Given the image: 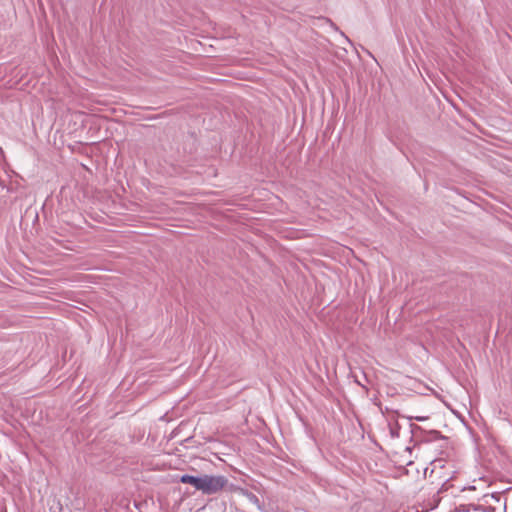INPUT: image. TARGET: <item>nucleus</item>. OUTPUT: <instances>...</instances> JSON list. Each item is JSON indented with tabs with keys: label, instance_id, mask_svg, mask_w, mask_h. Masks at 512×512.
Wrapping results in <instances>:
<instances>
[{
	"label": "nucleus",
	"instance_id": "11",
	"mask_svg": "<svg viewBox=\"0 0 512 512\" xmlns=\"http://www.w3.org/2000/svg\"><path fill=\"white\" fill-rule=\"evenodd\" d=\"M62 510V507L60 505V503H58V512H60Z\"/></svg>",
	"mask_w": 512,
	"mask_h": 512
},
{
	"label": "nucleus",
	"instance_id": "9",
	"mask_svg": "<svg viewBox=\"0 0 512 512\" xmlns=\"http://www.w3.org/2000/svg\"><path fill=\"white\" fill-rule=\"evenodd\" d=\"M140 126H141V128H152L153 127V125H144V124H141Z\"/></svg>",
	"mask_w": 512,
	"mask_h": 512
},
{
	"label": "nucleus",
	"instance_id": "1",
	"mask_svg": "<svg viewBox=\"0 0 512 512\" xmlns=\"http://www.w3.org/2000/svg\"><path fill=\"white\" fill-rule=\"evenodd\" d=\"M227 483L228 479L225 476L203 475L201 491L207 495L214 494L222 490Z\"/></svg>",
	"mask_w": 512,
	"mask_h": 512
},
{
	"label": "nucleus",
	"instance_id": "10",
	"mask_svg": "<svg viewBox=\"0 0 512 512\" xmlns=\"http://www.w3.org/2000/svg\"><path fill=\"white\" fill-rule=\"evenodd\" d=\"M488 510H489L490 512H494V511H495V508H494V507H492V506H489V507H488Z\"/></svg>",
	"mask_w": 512,
	"mask_h": 512
},
{
	"label": "nucleus",
	"instance_id": "4",
	"mask_svg": "<svg viewBox=\"0 0 512 512\" xmlns=\"http://www.w3.org/2000/svg\"><path fill=\"white\" fill-rule=\"evenodd\" d=\"M437 439L445 441V442L447 441V438L442 436L438 431H431L429 433V436L426 439V441L437 440Z\"/></svg>",
	"mask_w": 512,
	"mask_h": 512
},
{
	"label": "nucleus",
	"instance_id": "8",
	"mask_svg": "<svg viewBox=\"0 0 512 512\" xmlns=\"http://www.w3.org/2000/svg\"><path fill=\"white\" fill-rule=\"evenodd\" d=\"M92 125L95 126V128H102V126H103L102 123H94Z\"/></svg>",
	"mask_w": 512,
	"mask_h": 512
},
{
	"label": "nucleus",
	"instance_id": "7",
	"mask_svg": "<svg viewBox=\"0 0 512 512\" xmlns=\"http://www.w3.org/2000/svg\"><path fill=\"white\" fill-rule=\"evenodd\" d=\"M8 341H9V339H7L6 337H4V336H0V344H1V343H6V342H8Z\"/></svg>",
	"mask_w": 512,
	"mask_h": 512
},
{
	"label": "nucleus",
	"instance_id": "12",
	"mask_svg": "<svg viewBox=\"0 0 512 512\" xmlns=\"http://www.w3.org/2000/svg\"><path fill=\"white\" fill-rule=\"evenodd\" d=\"M81 126L82 127L86 126V123H84V120L82 121Z\"/></svg>",
	"mask_w": 512,
	"mask_h": 512
},
{
	"label": "nucleus",
	"instance_id": "3",
	"mask_svg": "<svg viewBox=\"0 0 512 512\" xmlns=\"http://www.w3.org/2000/svg\"><path fill=\"white\" fill-rule=\"evenodd\" d=\"M387 427L389 429V433H390L392 438H398L399 437L400 425L398 424V422H396L394 424L388 422L387 423Z\"/></svg>",
	"mask_w": 512,
	"mask_h": 512
},
{
	"label": "nucleus",
	"instance_id": "2",
	"mask_svg": "<svg viewBox=\"0 0 512 512\" xmlns=\"http://www.w3.org/2000/svg\"><path fill=\"white\" fill-rule=\"evenodd\" d=\"M179 481L184 484H191L192 486L195 487L196 490L201 491V487L203 484V476L197 477V476L184 474L179 478Z\"/></svg>",
	"mask_w": 512,
	"mask_h": 512
},
{
	"label": "nucleus",
	"instance_id": "5",
	"mask_svg": "<svg viewBox=\"0 0 512 512\" xmlns=\"http://www.w3.org/2000/svg\"><path fill=\"white\" fill-rule=\"evenodd\" d=\"M408 419H410V420L415 419L417 421H424V420H427L428 417L427 416H408Z\"/></svg>",
	"mask_w": 512,
	"mask_h": 512
},
{
	"label": "nucleus",
	"instance_id": "6",
	"mask_svg": "<svg viewBox=\"0 0 512 512\" xmlns=\"http://www.w3.org/2000/svg\"><path fill=\"white\" fill-rule=\"evenodd\" d=\"M411 428L413 433H415L417 430L421 431V427L415 424L411 425Z\"/></svg>",
	"mask_w": 512,
	"mask_h": 512
}]
</instances>
